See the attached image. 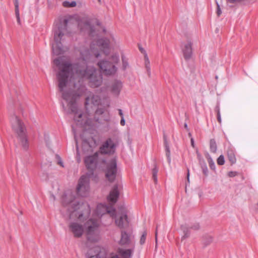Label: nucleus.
<instances>
[{
	"label": "nucleus",
	"mask_w": 258,
	"mask_h": 258,
	"mask_svg": "<svg viewBox=\"0 0 258 258\" xmlns=\"http://www.w3.org/2000/svg\"><path fill=\"white\" fill-rule=\"evenodd\" d=\"M200 164L203 173L205 175L207 176L208 174V170L206 162L204 160L200 161Z\"/></svg>",
	"instance_id": "7c9ffc66"
},
{
	"label": "nucleus",
	"mask_w": 258,
	"mask_h": 258,
	"mask_svg": "<svg viewBox=\"0 0 258 258\" xmlns=\"http://www.w3.org/2000/svg\"><path fill=\"white\" fill-rule=\"evenodd\" d=\"M139 50L140 51L144 54V55L145 56V53H147L146 51L145 50V49L142 47L141 46H139Z\"/></svg>",
	"instance_id": "c03bdc74"
},
{
	"label": "nucleus",
	"mask_w": 258,
	"mask_h": 258,
	"mask_svg": "<svg viewBox=\"0 0 258 258\" xmlns=\"http://www.w3.org/2000/svg\"><path fill=\"white\" fill-rule=\"evenodd\" d=\"M192 43L190 41H188L186 44H184L182 48L183 56L186 60L189 59L192 55Z\"/></svg>",
	"instance_id": "f3484780"
},
{
	"label": "nucleus",
	"mask_w": 258,
	"mask_h": 258,
	"mask_svg": "<svg viewBox=\"0 0 258 258\" xmlns=\"http://www.w3.org/2000/svg\"><path fill=\"white\" fill-rule=\"evenodd\" d=\"M97 45L102 51L107 55L109 53V40L107 38L99 39L97 41Z\"/></svg>",
	"instance_id": "4468645a"
},
{
	"label": "nucleus",
	"mask_w": 258,
	"mask_h": 258,
	"mask_svg": "<svg viewBox=\"0 0 258 258\" xmlns=\"http://www.w3.org/2000/svg\"><path fill=\"white\" fill-rule=\"evenodd\" d=\"M90 189L89 178L85 175L82 176L79 179L77 187V192L81 197H86Z\"/></svg>",
	"instance_id": "0eeeda50"
},
{
	"label": "nucleus",
	"mask_w": 258,
	"mask_h": 258,
	"mask_svg": "<svg viewBox=\"0 0 258 258\" xmlns=\"http://www.w3.org/2000/svg\"><path fill=\"white\" fill-rule=\"evenodd\" d=\"M210 151L212 153H216L217 151V144L214 139H211L210 142Z\"/></svg>",
	"instance_id": "c85d7f7f"
},
{
	"label": "nucleus",
	"mask_w": 258,
	"mask_h": 258,
	"mask_svg": "<svg viewBox=\"0 0 258 258\" xmlns=\"http://www.w3.org/2000/svg\"><path fill=\"white\" fill-rule=\"evenodd\" d=\"M121 60L122 63V68L124 70H125L128 67L127 60L123 55L121 56Z\"/></svg>",
	"instance_id": "c9c22d12"
},
{
	"label": "nucleus",
	"mask_w": 258,
	"mask_h": 258,
	"mask_svg": "<svg viewBox=\"0 0 258 258\" xmlns=\"http://www.w3.org/2000/svg\"><path fill=\"white\" fill-rule=\"evenodd\" d=\"M144 60H145V68L146 69L148 76H149V77H150L151 75V69H150V60L148 58L147 53H145V55L144 56Z\"/></svg>",
	"instance_id": "b1692460"
},
{
	"label": "nucleus",
	"mask_w": 258,
	"mask_h": 258,
	"mask_svg": "<svg viewBox=\"0 0 258 258\" xmlns=\"http://www.w3.org/2000/svg\"><path fill=\"white\" fill-rule=\"evenodd\" d=\"M96 146V142L93 138H88L83 140L82 146L84 149L92 151L93 148Z\"/></svg>",
	"instance_id": "a211bd4d"
},
{
	"label": "nucleus",
	"mask_w": 258,
	"mask_h": 258,
	"mask_svg": "<svg viewBox=\"0 0 258 258\" xmlns=\"http://www.w3.org/2000/svg\"><path fill=\"white\" fill-rule=\"evenodd\" d=\"M187 181L189 182V172L188 170V172H187Z\"/></svg>",
	"instance_id": "3c124183"
},
{
	"label": "nucleus",
	"mask_w": 258,
	"mask_h": 258,
	"mask_svg": "<svg viewBox=\"0 0 258 258\" xmlns=\"http://www.w3.org/2000/svg\"><path fill=\"white\" fill-rule=\"evenodd\" d=\"M76 2L75 1H72L71 2L68 1H64L62 3V5L64 7H74L76 6Z\"/></svg>",
	"instance_id": "f704fd0d"
},
{
	"label": "nucleus",
	"mask_w": 258,
	"mask_h": 258,
	"mask_svg": "<svg viewBox=\"0 0 258 258\" xmlns=\"http://www.w3.org/2000/svg\"><path fill=\"white\" fill-rule=\"evenodd\" d=\"M68 19H61L53 28L54 42L52 44V50L53 54L56 55L63 53L64 51L62 42L68 33Z\"/></svg>",
	"instance_id": "7ed1b4c3"
},
{
	"label": "nucleus",
	"mask_w": 258,
	"mask_h": 258,
	"mask_svg": "<svg viewBox=\"0 0 258 258\" xmlns=\"http://www.w3.org/2000/svg\"><path fill=\"white\" fill-rule=\"evenodd\" d=\"M58 158V164H59L61 166L63 167V163L60 159V158L58 156H56Z\"/></svg>",
	"instance_id": "a18cd8bd"
},
{
	"label": "nucleus",
	"mask_w": 258,
	"mask_h": 258,
	"mask_svg": "<svg viewBox=\"0 0 258 258\" xmlns=\"http://www.w3.org/2000/svg\"><path fill=\"white\" fill-rule=\"evenodd\" d=\"M41 178L43 180H46L48 178V175L47 173H43L41 176Z\"/></svg>",
	"instance_id": "79ce46f5"
},
{
	"label": "nucleus",
	"mask_w": 258,
	"mask_h": 258,
	"mask_svg": "<svg viewBox=\"0 0 258 258\" xmlns=\"http://www.w3.org/2000/svg\"><path fill=\"white\" fill-rule=\"evenodd\" d=\"M87 238L91 242H97L99 239V224L97 220L89 219L87 222Z\"/></svg>",
	"instance_id": "423d86ee"
},
{
	"label": "nucleus",
	"mask_w": 258,
	"mask_h": 258,
	"mask_svg": "<svg viewBox=\"0 0 258 258\" xmlns=\"http://www.w3.org/2000/svg\"><path fill=\"white\" fill-rule=\"evenodd\" d=\"M133 249L118 248L117 251V255L121 258H131L133 255Z\"/></svg>",
	"instance_id": "6ab92c4d"
},
{
	"label": "nucleus",
	"mask_w": 258,
	"mask_h": 258,
	"mask_svg": "<svg viewBox=\"0 0 258 258\" xmlns=\"http://www.w3.org/2000/svg\"><path fill=\"white\" fill-rule=\"evenodd\" d=\"M100 122L102 123V121H105L108 122L110 120V115L108 112L104 113L101 117H100Z\"/></svg>",
	"instance_id": "473e14b6"
},
{
	"label": "nucleus",
	"mask_w": 258,
	"mask_h": 258,
	"mask_svg": "<svg viewBox=\"0 0 258 258\" xmlns=\"http://www.w3.org/2000/svg\"><path fill=\"white\" fill-rule=\"evenodd\" d=\"M108 258H120L118 256V255H117L116 254H113V255H111L110 256H109V257Z\"/></svg>",
	"instance_id": "8fccbe9b"
},
{
	"label": "nucleus",
	"mask_w": 258,
	"mask_h": 258,
	"mask_svg": "<svg viewBox=\"0 0 258 258\" xmlns=\"http://www.w3.org/2000/svg\"><path fill=\"white\" fill-rule=\"evenodd\" d=\"M206 157L207 158L208 161L210 168L212 170H214L215 169V165L214 162L213 161L211 157L210 156V155L208 153L207 154Z\"/></svg>",
	"instance_id": "2f4dec72"
},
{
	"label": "nucleus",
	"mask_w": 258,
	"mask_h": 258,
	"mask_svg": "<svg viewBox=\"0 0 258 258\" xmlns=\"http://www.w3.org/2000/svg\"><path fill=\"white\" fill-rule=\"evenodd\" d=\"M11 122L12 130L17 135L19 144L24 150L27 151L29 148V143L25 125L16 115L11 117Z\"/></svg>",
	"instance_id": "20e7f679"
},
{
	"label": "nucleus",
	"mask_w": 258,
	"mask_h": 258,
	"mask_svg": "<svg viewBox=\"0 0 258 258\" xmlns=\"http://www.w3.org/2000/svg\"><path fill=\"white\" fill-rule=\"evenodd\" d=\"M87 258H105V249L99 246H95L88 250L86 254Z\"/></svg>",
	"instance_id": "1a4fd4ad"
},
{
	"label": "nucleus",
	"mask_w": 258,
	"mask_h": 258,
	"mask_svg": "<svg viewBox=\"0 0 258 258\" xmlns=\"http://www.w3.org/2000/svg\"><path fill=\"white\" fill-rule=\"evenodd\" d=\"M256 210L258 212V203L256 204Z\"/></svg>",
	"instance_id": "13d9d810"
},
{
	"label": "nucleus",
	"mask_w": 258,
	"mask_h": 258,
	"mask_svg": "<svg viewBox=\"0 0 258 258\" xmlns=\"http://www.w3.org/2000/svg\"><path fill=\"white\" fill-rule=\"evenodd\" d=\"M164 143L165 148L166 156L167 158V161L169 164L171 163V157H170V151L169 149V146L167 142V139L165 135H164Z\"/></svg>",
	"instance_id": "4be33fe9"
},
{
	"label": "nucleus",
	"mask_w": 258,
	"mask_h": 258,
	"mask_svg": "<svg viewBox=\"0 0 258 258\" xmlns=\"http://www.w3.org/2000/svg\"><path fill=\"white\" fill-rule=\"evenodd\" d=\"M98 157V154L97 152L94 153L93 155L88 156L85 157L84 162L88 170L93 171L96 168Z\"/></svg>",
	"instance_id": "f8f14e48"
},
{
	"label": "nucleus",
	"mask_w": 258,
	"mask_h": 258,
	"mask_svg": "<svg viewBox=\"0 0 258 258\" xmlns=\"http://www.w3.org/2000/svg\"><path fill=\"white\" fill-rule=\"evenodd\" d=\"M216 111H217V120L218 122L221 123V117L220 112V108L219 106H216Z\"/></svg>",
	"instance_id": "ea45409f"
},
{
	"label": "nucleus",
	"mask_w": 258,
	"mask_h": 258,
	"mask_svg": "<svg viewBox=\"0 0 258 258\" xmlns=\"http://www.w3.org/2000/svg\"><path fill=\"white\" fill-rule=\"evenodd\" d=\"M100 103V97L98 95H95L90 93L86 98L85 105L86 109L87 110L88 105H89L90 104L93 105L94 106L98 105Z\"/></svg>",
	"instance_id": "ddd939ff"
},
{
	"label": "nucleus",
	"mask_w": 258,
	"mask_h": 258,
	"mask_svg": "<svg viewBox=\"0 0 258 258\" xmlns=\"http://www.w3.org/2000/svg\"><path fill=\"white\" fill-rule=\"evenodd\" d=\"M15 14L17 18V21L19 25H21L20 18V13L19 10V3L18 0H15Z\"/></svg>",
	"instance_id": "bb28decb"
},
{
	"label": "nucleus",
	"mask_w": 258,
	"mask_h": 258,
	"mask_svg": "<svg viewBox=\"0 0 258 258\" xmlns=\"http://www.w3.org/2000/svg\"><path fill=\"white\" fill-rule=\"evenodd\" d=\"M184 127H185L186 130H187V129H188L187 124L186 123H184Z\"/></svg>",
	"instance_id": "4d7b16f0"
},
{
	"label": "nucleus",
	"mask_w": 258,
	"mask_h": 258,
	"mask_svg": "<svg viewBox=\"0 0 258 258\" xmlns=\"http://www.w3.org/2000/svg\"><path fill=\"white\" fill-rule=\"evenodd\" d=\"M119 114L121 118H122L123 116V114L122 111V110L121 109H118Z\"/></svg>",
	"instance_id": "09e8293b"
},
{
	"label": "nucleus",
	"mask_w": 258,
	"mask_h": 258,
	"mask_svg": "<svg viewBox=\"0 0 258 258\" xmlns=\"http://www.w3.org/2000/svg\"><path fill=\"white\" fill-rule=\"evenodd\" d=\"M158 172V168L157 167V165L155 164L154 167L152 170V176H153V179L154 180L155 183H157V182Z\"/></svg>",
	"instance_id": "c756f323"
},
{
	"label": "nucleus",
	"mask_w": 258,
	"mask_h": 258,
	"mask_svg": "<svg viewBox=\"0 0 258 258\" xmlns=\"http://www.w3.org/2000/svg\"><path fill=\"white\" fill-rule=\"evenodd\" d=\"M76 144H77V142H76ZM76 148H77V151H78V145H76Z\"/></svg>",
	"instance_id": "bf43d9fd"
},
{
	"label": "nucleus",
	"mask_w": 258,
	"mask_h": 258,
	"mask_svg": "<svg viewBox=\"0 0 258 258\" xmlns=\"http://www.w3.org/2000/svg\"><path fill=\"white\" fill-rule=\"evenodd\" d=\"M111 93L117 96L119 95L122 88V83L121 81L117 80H114L111 85Z\"/></svg>",
	"instance_id": "2eb2a0df"
},
{
	"label": "nucleus",
	"mask_w": 258,
	"mask_h": 258,
	"mask_svg": "<svg viewBox=\"0 0 258 258\" xmlns=\"http://www.w3.org/2000/svg\"><path fill=\"white\" fill-rule=\"evenodd\" d=\"M106 212L110 214L112 217H114L116 215L115 209L114 208H111L110 209H108V208H104Z\"/></svg>",
	"instance_id": "e433bc0d"
},
{
	"label": "nucleus",
	"mask_w": 258,
	"mask_h": 258,
	"mask_svg": "<svg viewBox=\"0 0 258 258\" xmlns=\"http://www.w3.org/2000/svg\"><path fill=\"white\" fill-rule=\"evenodd\" d=\"M119 56L117 54H113L108 60L103 59L97 63L101 72L106 76L114 75L117 69L115 65L119 62Z\"/></svg>",
	"instance_id": "39448f33"
},
{
	"label": "nucleus",
	"mask_w": 258,
	"mask_h": 258,
	"mask_svg": "<svg viewBox=\"0 0 258 258\" xmlns=\"http://www.w3.org/2000/svg\"><path fill=\"white\" fill-rule=\"evenodd\" d=\"M125 119L124 118V117H122L121 118V120H120V124L122 125V126H124L125 125Z\"/></svg>",
	"instance_id": "49530a36"
},
{
	"label": "nucleus",
	"mask_w": 258,
	"mask_h": 258,
	"mask_svg": "<svg viewBox=\"0 0 258 258\" xmlns=\"http://www.w3.org/2000/svg\"><path fill=\"white\" fill-rule=\"evenodd\" d=\"M95 45L91 44L90 49L82 48L80 50V63L73 66L68 61H64L61 57H58L54 60V63L59 70L56 77L58 81V88L62 93V98L68 102L69 109L68 113L74 114V120L78 125L83 126L87 123L84 120L83 114L80 112L77 107L76 99L79 95L72 91H64V88L67 86L69 81L72 79H88L90 85L96 88L100 86L102 82V77L96 74L95 68L88 66L89 62H93L95 58L99 57L100 53Z\"/></svg>",
	"instance_id": "f257e3e1"
},
{
	"label": "nucleus",
	"mask_w": 258,
	"mask_h": 258,
	"mask_svg": "<svg viewBox=\"0 0 258 258\" xmlns=\"http://www.w3.org/2000/svg\"><path fill=\"white\" fill-rule=\"evenodd\" d=\"M117 168L116 160L113 158L106 165L105 176L110 182H113L116 178Z\"/></svg>",
	"instance_id": "6e6552de"
},
{
	"label": "nucleus",
	"mask_w": 258,
	"mask_h": 258,
	"mask_svg": "<svg viewBox=\"0 0 258 258\" xmlns=\"http://www.w3.org/2000/svg\"><path fill=\"white\" fill-rule=\"evenodd\" d=\"M62 106L64 110H66V107H65L64 104L63 103H62Z\"/></svg>",
	"instance_id": "6e6d98bb"
},
{
	"label": "nucleus",
	"mask_w": 258,
	"mask_h": 258,
	"mask_svg": "<svg viewBox=\"0 0 258 258\" xmlns=\"http://www.w3.org/2000/svg\"><path fill=\"white\" fill-rule=\"evenodd\" d=\"M115 222L116 225L120 228H122L125 225H127L128 222L126 213H122L118 219H115Z\"/></svg>",
	"instance_id": "aec40b11"
},
{
	"label": "nucleus",
	"mask_w": 258,
	"mask_h": 258,
	"mask_svg": "<svg viewBox=\"0 0 258 258\" xmlns=\"http://www.w3.org/2000/svg\"><path fill=\"white\" fill-rule=\"evenodd\" d=\"M104 113V109L103 108H98L95 113V116L94 119L96 122H100V117H101Z\"/></svg>",
	"instance_id": "393cba45"
},
{
	"label": "nucleus",
	"mask_w": 258,
	"mask_h": 258,
	"mask_svg": "<svg viewBox=\"0 0 258 258\" xmlns=\"http://www.w3.org/2000/svg\"><path fill=\"white\" fill-rule=\"evenodd\" d=\"M157 228H158V226H157L156 230V232H155L156 241H157Z\"/></svg>",
	"instance_id": "603ef678"
},
{
	"label": "nucleus",
	"mask_w": 258,
	"mask_h": 258,
	"mask_svg": "<svg viewBox=\"0 0 258 258\" xmlns=\"http://www.w3.org/2000/svg\"><path fill=\"white\" fill-rule=\"evenodd\" d=\"M227 156L230 163L233 164L236 162V159L234 151L232 149H229L227 151Z\"/></svg>",
	"instance_id": "a878e982"
},
{
	"label": "nucleus",
	"mask_w": 258,
	"mask_h": 258,
	"mask_svg": "<svg viewBox=\"0 0 258 258\" xmlns=\"http://www.w3.org/2000/svg\"><path fill=\"white\" fill-rule=\"evenodd\" d=\"M101 207H102V205L101 204L100 205H99L97 206V211L98 210V209Z\"/></svg>",
	"instance_id": "864d4df0"
},
{
	"label": "nucleus",
	"mask_w": 258,
	"mask_h": 258,
	"mask_svg": "<svg viewBox=\"0 0 258 258\" xmlns=\"http://www.w3.org/2000/svg\"><path fill=\"white\" fill-rule=\"evenodd\" d=\"M69 228L75 238H80L84 233L83 226L77 222H70Z\"/></svg>",
	"instance_id": "9b49d317"
},
{
	"label": "nucleus",
	"mask_w": 258,
	"mask_h": 258,
	"mask_svg": "<svg viewBox=\"0 0 258 258\" xmlns=\"http://www.w3.org/2000/svg\"><path fill=\"white\" fill-rule=\"evenodd\" d=\"M119 194L118 185L115 184L113 187L112 189L110 191V194L107 197V200L112 204H115L117 201Z\"/></svg>",
	"instance_id": "dca6fc26"
},
{
	"label": "nucleus",
	"mask_w": 258,
	"mask_h": 258,
	"mask_svg": "<svg viewBox=\"0 0 258 258\" xmlns=\"http://www.w3.org/2000/svg\"><path fill=\"white\" fill-rule=\"evenodd\" d=\"M216 5H217V14L218 17L220 16L222 14V11L220 9V5L219 3L216 1Z\"/></svg>",
	"instance_id": "a19ab883"
},
{
	"label": "nucleus",
	"mask_w": 258,
	"mask_h": 258,
	"mask_svg": "<svg viewBox=\"0 0 258 258\" xmlns=\"http://www.w3.org/2000/svg\"><path fill=\"white\" fill-rule=\"evenodd\" d=\"M217 164L220 165H223L225 163V159L224 156L221 155L217 159Z\"/></svg>",
	"instance_id": "58836bf2"
},
{
	"label": "nucleus",
	"mask_w": 258,
	"mask_h": 258,
	"mask_svg": "<svg viewBox=\"0 0 258 258\" xmlns=\"http://www.w3.org/2000/svg\"><path fill=\"white\" fill-rule=\"evenodd\" d=\"M83 25V28H82V24H79V26L81 28L82 31H87L89 33V35L93 36V33L95 32V28L93 26L91 25L89 21H85L82 23Z\"/></svg>",
	"instance_id": "412c9836"
},
{
	"label": "nucleus",
	"mask_w": 258,
	"mask_h": 258,
	"mask_svg": "<svg viewBox=\"0 0 258 258\" xmlns=\"http://www.w3.org/2000/svg\"><path fill=\"white\" fill-rule=\"evenodd\" d=\"M130 242V235L126 232L122 231L121 234V239L119 241L120 245L127 244Z\"/></svg>",
	"instance_id": "5701e85b"
},
{
	"label": "nucleus",
	"mask_w": 258,
	"mask_h": 258,
	"mask_svg": "<svg viewBox=\"0 0 258 258\" xmlns=\"http://www.w3.org/2000/svg\"><path fill=\"white\" fill-rule=\"evenodd\" d=\"M181 228L184 233L183 236L181 237V240L184 239L189 236V231L188 228L186 225H182Z\"/></svg>",
	"instance_id": "cd10ccee"
},
{
	"label": "nucleus",
	"mask_w": 258,
	"mask_h": 258,
	"mask_svg": "<svg viewBox=\"0 0 258 258\" xmlns=\"http://www.w3.org/2000/svg\"><path fill=\"white\" fill-rule=\"evenodd\" d=\"M75 196L72 192L65 194L62 197L63 206L69 207L67 209L70 219H77L83 222L90 216L91 209L89 205L86 202H78L75 201Z\"/></svg>",
	"instance_id": "f03ea898"
},
{
	"label": "nucleus",
	"mask_w": 258,
	"mask_h": 258,
	"mask_svg": "<svg viewBox=\"0 0 258 258\" xmlns=\"http://www.w3.org/2000/svg\"><path fill=\"white\" fill-rule=\"evenodd\" d=\"M235 175H236L235 172H233V171H230L228 173V175L230 177H234L235 176Z\"/></svg>",
	"instance_id": "de8ad7c7"
},
{
	"label": "nucleus",
	"mask_w": 258,
	"mask_h": 258,
	"mask_svg": "<svg viewBox=\"0 0 258 258\" xmlns=\"http://www.w3.org/2000/svg\"><path fill=\"white\" fill-rule=\"evenodd\" d=\"M116 146L110 138L108 139L100 147V151L103 154H112L115 152Z\"/></svg>",
	"instance_id": "9d476101"
},
{
	"label": "nucleus",
	"mask_w": 258,
	"mask_h": 258,
	"mask_svg": "<svg viewBox=\"0 0 258 258\" xmlns=\"http://www.w3.org/2000/svg\"><path fill=\"white\" fill-rule=\"evenodd\" d=\"M191 229H193L194 230H198L200 228V225L199 224H196L193 226L191 227Z\"/></svg>",
	"instance_id": "37998d69"
},
{
	"label": "nucleus",
	"mask_w": 258,
	"mask_h": 258,
	"mask_svg": "<svg viewBox=\"0 0 258 258\" xmlns=\"http://www.w3.org/2000/svg\"><path fill=\"white\" fill-rule=\"evenodd\" d=\"M147 234V233L146 231H145L143 232V233L141 235V237L140 238V244L143 245L145 243L146 239Z\"/></svg>",
	"instance_id": "4c0bfd02"
},
{
	"label": "nucleus",
	"mask_w": 258,
	"mask_h": 258,
	"mask_svg": "<svg viewBox=\"0 0 258 258\" xmlns=\"http://www.w3.org/2000/svg\"><path fill=\"white\" fill-rule=\"evenodd\" d=\"M191 145L194 147V140L192 139H191Z\"/></svg>",
	"instance_id": "5fc2aeb1"
},
{
	"label": "nucleus",
	"mask_w": 258,
	"mask_h": 258,
	"mask_svg": "<svg viewBox=\"0 0 258 258\" xmlns=\"http://www.w3.org/2000/svg\"><path fill=\"white\" fill-rule=\"evenodd\" d=\"M213 238L211 236H206L204 237L203 243L205 246L209 245L212 242Z\"/></svg>",
	"instance_id": "72a5a7b5"
}]
</instances>
